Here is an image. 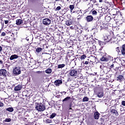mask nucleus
<instances>
[{
	"label": "nucleus",
	"instance_id": "58",
	"mask_svg": "<svg viewBox=\"0 0 125 125\" xmlns=\"http://www.w3.org/2000/svg\"><path fill=\"white\" fill-rule=\"evenodd\" d=\"M65 94H66V92H63Z\"/></svg>",
	"mask_w": 125,
	"mask_h": 125
},
{
	"label": "nucleus",
	"instance_id": "41",
	"mask_svg": "<svg viewBox=\"0 0 125 125\" xmlns=\"http://www.w3.org/2000/svg\"><path fill=\"white\" fill-rule=\"evenodd\" d=\"M105 19H108V20H111V18L110 17H108V16H106L105 17Z\"/></svg>",
	"mask_w": 125,
	"mask_h": 125
},
{
	"label": "nucleus",
	"instance_id": "12",
	"mask_svg": "<svg viewBox=\"0 0 125 125\" xmlns=\"http://www.w3.org/2000/svg\"><path fill=\"white\" fill-rule=\"evenodd\" d=\"M110 112L111 114H113V115H115V116H116L117 117L119 116V112H118V111L115 109H111L110 110Z\"/></svg>",
	"mask_w": 125,
	"mask_h": 125
},
{
	"label": "nucleus",
	"instance_id": "18",
	"mask_svg": "<svg viewBox=\"0 0 125 125\" xmlns=\"http://www.w3.org/2000/svg\"><path fill=\"white\" fill-rule=\"evenodd\" d=\"M72 23L73 21H72V20H68L65 22V24L67 26H70V25H72Z\"/></svg>",
	"mask_w": 125,
	"mask_h": 125
},
{
	"label": "nucleus",
	"instance_id": "15",
	"mask_svg": "<svg viewBox=\"0 0 125 125\" xmlns=\"http://www.w3.org/2000/svg\"><path fill=\"white\" fill-rule=\"evenodd\" d=\"M125 80V77L123 75H119L117 77V81H119L121 83V82H123Z\"/></svg>",
	"mask_w": 125,
	"mask_h": 125
},
{
	"label": "nucleus",
	"instance_id": "43",
	"mask_svg": "<svg viewBox=\"0 0 125 125\" xmlns=\"http://www.w3.org/2000/svg\"><path fill=\"white\" fill-rule=\"evenodd\" d=\"M0 107H3V103L0 102Z\"/></svg>",
	"mask_w": 125,
	"mask_h": 125
},
{
	"label": "nucleus",
	"instance_id": "53",
	"mask_svg": "<svg viewBox=\"0 0 125 125\" xmlns=\"http://www.w3.org/2000/svg\"><path fill=\"white\" fill-rule=\"evenodd\" d=\"M37 73H38V74H41V73H42L41 71H37Z\"/></svg>",
	"mask_w": 125,
	"mask_h": 125
},
{
	"label": "nucleus",
	"instance_id": "17",
	"mask_svg": "<svg viewBox=\"0 0 125 125\" xmlns=\"http://www.w3.org/2000/svg\"><path fill=\"white\" fill-rule=\"evenodd\" d=\"M101 61H102L103 62H107V61H109V59L106 57L103 56L100 59Z\"/></svg>",
	"mask_w": 125,
	"mask_h": 125
},
{
	"label": "nucleus",
	"instance_id": "10",
	"mask_svg": "<svg viewBox=\"0 0 125 125\" xmlns=\"http://www.w3.org/2000/svg\"><path fill=\"white\" fill-rule=\"evenodd\" d=\"M120 50L122 55H125V44L121 47Z\"/></svg>",
	"mask_w": 125,
	"mask_h": 125
},
{
	"label": "nucleus",
	"instance_id": "42",
	"mask_svg": "<svg viewBox=\"0 0 125 125\" xmlns=\"http://www.w3.org/2000/svg\"><path fill=\"white\" fill-rule=\"evenodd\" d=\"M90 63V62H87V61H85V62H84V64H85V65H88V63Z\"/></svg>",
	"mask_w": 125,
	"mask_h": 125
},
{
	"label": "nucleus",
	"instance_id": "61",
	"mask_svg": "<svg viewBox=\"0 0 125 125\" xmlns=\"http://www.w3.org/2000/svg\"><path fill=\"white\" fill-rule=\"evenodd\" d=\"M115 11H116V12H117V11H116V10H115Z\"/></svg>",
	"mask_w": 125,
	"mask_h": 125
},
{
	"label": "nucleus",
	"instance_id": "6",
	"mask_svg": "<svg viewBox=\"0 0 125 125\" xmlns=\"http://www.w3.org/2000/svg\"><path fill=\"white\" fill-rule=\"evenodd\" d=\"M54 83L56 86H59L63 83V82L62 80H57L54 82Z\"/></svg>",
	"mask_w": 125,
	"mask_h": 125
},
{
	"label": "nucleus",
	"instance_id": "35",
	"mask_svg": "<svg viewBox=\"0 0 125 125\" xmlns=\"http://www.w3.org/2000/svg\"><path fill=\"white\" fill-rule=\"evenodd\" d=\"M86 57V56H85V55H83L81 56V60H83V59H85Z\"/></svg>",
	"mask_w": 125,
	"mask_h": 125
},
{
	"label": "nucleus",
	"instance_id": "4",
	"mask_svg": "<svg viewBox=\"0 0 125 125\" xmlns=\"http://www.w3.org/2000/svg\"><path fill=\"white\" fill-rule=\"evenodd\" d=\"M51 23V20L49 19H44L43 20V25H46V26L49 25Z\"/></svg>",
	"mask_w": 125,
	"mask_h": 125
},
{
	"label": "nucleus",
	"instance_id": "48",
	"mask_svg": "<svg viewBox=\"0 0 125 125\" xmlns=\"http://www.w3.org/2000/svg\"><path fill=\"white\" fill-rule=\"evenodd\" d=\"M56 1H62V0H55Z\"/></svg>",
	"mask_w": 125,
	"mask_h": 125
},
{
	"label": "nucleus",
	"instance_id": "56",
	"mask_svg": "<svg viewBox=\"0 0 125 125\" xmlns=\"http://www.w3.org/2000/svg\"><path fill=\"white\" fill-rule=\"evenodd\" d=\"M78 19H79V18H80V16H78Z\"/></svg>",
	"mask_w": 125,
	"mask_h": 125
},
{
	"label": "nucleus",
	"instance_id": "8",
	"mask_svg": "<svg viewBox=\"0 0 125 125\" xmlns=\"http://www.w3.org/2000/svg\"><path fill=\"white\" fill-rule=\"evenodd\" d=\"M22 87H23V86H22V85L19 84L14 87V91H19V90H21V89H22Z\"/></svg>",
	"mask_w": 125,
	"mask_h": 125
},
{
	"label": "nucleus",
	"instance_id": "47",
	"mask_svg": "<svg viewBox=\"0 0 125 125\" xmlns=\"http://www.w3.org/2000/svg\"><path fill=\"white\" fill-rule=\"evenodd\" d=\"M5 24H8V21H5Z\"/></svg>",
	"mask_w": 125,
	"mask_h": 125
},
{
	"label": "nucleus",
	"instance_id": "3",
	"mask_svg": "<svg viewBox=\"0 0 125 125\" xmlns=\"http://www.w3.org/2000/svg\"><path fill=\"white\" fill-rule=\"evenodd\" d=\"M13 74L15 76H18V75H20L21 74V69H20V67H16L13 69Z\"/></svg>",
	"mask_w": 125,
	"mask_h": 125
},
{
	"label": "nucleus",
	"instance_id": "30",
	"mask_svg": "<svg viewBox=\"0 0 125 125\" xmlns=\"http://www.w3.org/2000/svg\"><path fill=\"white\" fill-rule=\"evenodd\" d=\"M11 121V118H6L4 120V122H5V123H9Z\"/></svg>",
	"mask_w": 125,
	"mask_h": 125
},
{
	"label": "nucleus",
	"instance_id": "11",
	"mask_svg": "<svg viewBox=\"0 0 125 125\" xmlns=\"http://www.w3.org/2000/svg\"><path fill=\"white\" fill-rule=\"evenodd\" d=\"M97 97H99V98H102V97L104 96V92H103V90H101L97 94Z\"/></svg>",
	"mask_w": 125,
	"mask_h": 125
},
{
	"label": "nucleus",
	"instance_id": "13",
	"mask_svg": "<svg viewBox=\"0 0 125 125\" xmlns=\"http://www.w3.org/2000/svg\"><path fill=\"white\" fill-rule=\"evenodd\" d=\"M121 65L125 67V58H121L119 60Z\"/></svg>",
	"mask_w": 125,
	"mask_h": 125
},
{
	"label": "nucleus",
	"instance_id": "63",
	"mask_svg": "<svg viewBox=\"0 0 125 125\" xmlns=\"http://www.w3.org/2000/svg\"><path fill=\"white\" fill-rule=\"evenodd\" d=\"M90 62H91V61H90Z\"/></svg>",
	"mask_w": 125,
	"mask_h": 125
},
{
	"label": "nucleus",
	"instance_id": "23",
	"mask_svg": "<svg viewBox=\"0 0 125 125\" xmlns=\"http://www.w3.org/2000/svg\"><path fill=\"white\" fill-rule=\"evenodd\" d=\"M16 24L17 25H21V24H22V20L21 19L17 20Z\"/></svg>",
	"mask_w": 125,
	"mask_h": 125
},
{
	"label": "nucleus",
	"instance_id": "49",
	"mask_svg": "<svg viewBox=\"0 0 125 125\" xmlns=\"http://www.w3.org/2000/svg\"><path fill=\"white\" fill-rule=\"evenodd\" d=\"M99 2H102L103 1V0H99Z\"/></svg>",
	"mask_w": 125,
	"mask_h": 125
},
{
	"label": "nucleus",
	"instance_id": "22",
	"mask_svg": "<svg viewBox=\"0 0 125 125\" xmlns=\"http://www.w3.org/2000/svg\"><path fill=\"white\" fill-rule=\"evenodd\" d=\"M46 74H51V72H52V69L51 68H48L45 71Z\"/></svg>",
	"mask_w": 125,
	"mask_h": 125
},
{
	"label": "nucleus",
	"instance_id": "14",
	"mask_svg": "<svg viewBox=\"0 0 125 125\" xmlns=\"http://www.w3.org/2000/svg\"><path fill=\"white\" fill-rule=\"evenodd\" d=\"M19 58V56L17 55H11V57H10V60L12 61V60H14V59H17Z\"/></svg>",
	"mask_w": 125,
	"mask_h": 125
},
{
	"label": "nucleus",
	"instance_id": "50",
	"mask_svg": "<svg viewBox=\"0 0 125 125\" xmlns=\"http://www.w3.org/2000/svg\"><path fill=\"white\" fill-rule=\"evenodd\" d=\"M71 106H72V105H71V104H70L69 107H70V108H69V110H71V109H72V108H71Z\"/></svg>",
	"mask_w": 125,
	"mask_h": 125
},
{
	"label": "nucleus",
	"instance_id": "24",
	"mask_svg": "<svg viewBox=\"0 0 125 125\" xmlns=\"http://www.w3.org/2000/svg\"><path fill=\"white\" fill-rule=\"evenodd\" d=\"M100 69H101V70H102L104 72H105V71H104V70H106V69H107V67L104 66V65H100Z\"/></svg>",
	"mask_w": 125,
	"mask_h": 125
},
{
	"label": "nucleus",
	"instance_id": "31",
	"mask_svg": "<svg viewBox=\"0 0 125 125\" xmlns=\"http://www.w3.org/2000/svg\"><path fill=\"white\" fill-rule=\"evenodd\" d=\"M56 116V113H53L51 115L50 118V119H53V118H55V117Z\"/></svg>",
	"mask_w": 125,
	"mask_h": 125
},
{
	"label": "nucleus",
	"instance_id": "26",
	"mask_svg": "<svg viewBox=\"0 0 125 125\" xmlns=\"http://www.w3.org/2000/svg\"><path fill=\"white\" fill-rule=\"evenodd\" d=\"M42 48L41 47H38L36 49V51L37 53H40V52H41V51H42Z\"/></svg>",
	"mask_w": 125,
	"mask_h": 125
},
{
	"label": "nucleus",
	"instance_id": "1",
	"mask_svg": "<svg viewBox=\"0 0 125 125\" xmlns=\"http://www.w3.org/2000/svg\"><path fill=\"white\" fill-rule=\"evenodd\" d=\"M35 109L39 112H42L45 110V105L42 103H36Z\"/></svg>",
	"mask_w": 125,
	"mask_h": 125
},
{
	"label": "nucleus",
	"instance_id": "59",
	"mask_svg": "<svg viewBox=\"0 0 125 125\" xmlns=\"http://www.w3.org/2000/svg\"><path fill=\"white\" fill-rule=\"evenodd\" d=\"M104 41H107V39H106V40H104Z\"/></svg>",
	"mask_w": 125,
	"mask_h": 125
},
{
	"label": "nucleus",
	"instance_id": "39",
	"mask_svg": "<svg viewBox=\"0 0 125 125\" xmlns=\"http://www.w3.org/2000/svg\"><path fill=\"white\" fill-rule=\"evenodd\" d=\"M60 9H61V6H58V7L55 9V10H56V11H58V10H60Z\"/></svg>",
	"mask_w": 125,
	"mask_h": 125
},
{
	"label": "nucleus",
	"instance_id": "46",
	"mask_svg": "<svg viewBox=\"0 0 125 125\" xmlns=\"http://www.w3.org/2000/svg\"><path fill=\"white\" fill-rule=\"evenodd\" d=\"M2 51V47L1 46H0V53Z\"/></svg>",
	"mask_w": 125,
	"mask_h": 125
},
{
	"label": "nucleus",
	"instance_id": "54",
	"mask_svg": "<svg viewBox=\"0 0 125 125\" xmlns=\"http://www.w3.org/2000/svg\"><path fill=\"white\" fill-rule=\"evenodd\" d=\"M120 14L121 16H123V14H122V13H120Z\"/></svg>",
	"mask_w": 125,
	"mask_h": 125
},
{
	"label": "nucleus",
	"instance_id": "40",
	"mask_svg": "<svg viewBox=\"0 0 125 125\" xmlns=\"http://www.w3.org/2000/svg\"><path fill=\"white\" fill-rule=\"evenodd\" d=\"M46 123H47V124H50V123H51V120L47 119L46 120Z\"/></svg>",
	"mask_w": 125,
	"mask_h": 125
},
{
	"label": "nucleus",
	"instance_id": "28",
	"mask_svg": "<svg viewBox=\"0 0 125 125\" xmlns=\"http://www.w3.org/2000/svg\"><path fill=\"white\" fill-rule=\"evenodd\" d=\"M90 1L92 3L95 4V5H97V1L96 0H90Z\"/></svg>",
	"mask_w": 125,
	"mask_h": 125
},
{
	"label": "nucleus",
	"instance_id": "52",
	"mask_svg": "<svg viewBox=\"0 0 125 125\" xmlns=\"http://www.w3.org/2000/svg\"><path fill=\"white\" fill-rule=\"evenodd\" d=\"M70 29H71L72 30H73V29H74V27L73 26H71L70 27Z\"/></svg>",
	"mask_w": 125,
	"mask_h": 125
},
{
	"label": "nucleus",
	"instance_id": "62",
	"mask_svg": "<svg viewBox=\"0 0 125 125\" xmlns=\"http://www.w3.org/2000/svg\"><path fill=\"white\" fill-rule=\"evenodd\" d=\"M106 38L108 39V37H106Z\"/></svg>",
	"mask_w": 125,
	"mask_h": 125
},
{
	"label": "nucleus",
	"instance_id": "5",
	"mask_svg": "<svg viewBox=\"0 0 125 125\" xmlns=\"http://www.w3.org/2000/svg\"><path fill=\"white\" fill-rule=\"evenodd\" d=\"M122 68V66H120V64L118 63V62H114V70L115 71H118V70H119L121 71Z\"/></svg>",
	"mask_w": 125,
	"mask_h": 125
},
{
	"label": "nucleus",
	"instance_id": "20",
	"mask_svg": "<svg viewBox=\"0 0 125 125\" xmlns=\"http://www.w3.org/2000/svg\"><path fill=\"white\" fill-rule=\"evenodd\" d=\"M6 111H7L8 112H10L11 113H12L13 111H14V109L13 107H8L6 108Z\"/></svg>",
	"mask_w": 125,
	"mask_h": 125
},
{
	"label": "nucleus",
	"instance_id": "33",
	"mask_svg": "<svg viewBox=\"0 0 125 125\" xmlns=\"http://www.w3.org/2000/svg\"><path fill=\"white\" fill-rule=\"evenodd\" d=\"M110 69H112V68L113 69H114L115 68V62H113L112 64H111L110 66H109Z\"/></svg>",
	"mask_w": 125,
	"mask_h": 125
},
{
	"label": "nucleus",
	"instance_id": "60",
	"mask_svg": "<svg viewBox=\"0 0 125 125\" xmlns=\"http://www.w3.org/2000/svg\"><path fill=\"white\" fill-rule=\"evenodd\" d=\"M0 33H1V32L0 30Z\"/></svg>",
	"mask_w": 125,
	"mask_h": 125
},
{
	"label": "nucleus",
	"instance_id": "27",
	"mask_svg": "<svg viewBox=\"0 0 125 125\" xmlns=\"http://www.w3.org/2000/svg\"><path fill=\"white\" fill-rule=\"evenodd\" d=\"M69 8L70 9L71 12H72V11H73V10L74 9V8H75V6L74 5H70Z\"/></svg>",
	"mask_w": 125,
	"mask_h": 125
},
{
	"label": "nucleus",
	"instance_id": "44",
	"mask_svg": "<svg viewBox=\"0 0 125 125\" xmlns=\"http://www.w3.org/2000/svg\"><path fill=\"white\" fill-rule=\"evenodd\" d=\"M0 89H3V86L1 85V84H0Z\"/></svg>",
	"mask_w": 125,
	"mask_h": 125
},
{
	"label": "nucleus",
	"instance_id": "9",
	"mask_svg": "<svg viewBox=\"0 0 125 125\" xmlns=\"http://www.w3.org/2000/svg\"><path fill=\"white\" fill-rule=\"evenodd\" d=\"M85 20L87 21V22H91L92 20H93V17L91 15L87 16L86 17Z\"/></svg>",
	"mask_w": 125,
	"mask_h": 125
},
{
	"label": "nucleus",
	"instance_id": "21",
	"mask_svg": "<svg viewBox=\"0 0 125 125\" xmlns=\"http://www.w3.org/2000/svg\"><path fill=\"white\" fill-rule=\"evenodd\" d=\"M65 66H66V64H65L64 63L61 64H58V69H62V68H64V67H65Z\"/></svg>",
	"mask_w": 125,
	"mask_h": 125
},
{
	"label": "nucleus",
	"instance_id": "7",
	"mask_svg": "<svg viewBox=\"0 0 125 125\" xmlns=\"http://www.w3.org/2000/svg\"><path fill=\"white\" fill-rule=\"evenodd\" d=\"M7 75V72L5 69L0 70V76H3V77H6Z\"/></svg>",
	"mask_w": 125,
	"mask_h": 125
},
{
	"label": "nucleus",
	"instance_id": "57",
	"mask_svg": "<svg viewBox=\"0 0 125 125\" xmlns=\"http://www.w3.org/2000/svg\"><path fill=\"white\" fill-rule=\"evenodd\" d=\"M101 30H102V26H101Z\"/></svg>",
	"mask_w": 125,
	"mask_h": 125
},
{
	"label": "nucleus",
	"instance_id": "36",
	"mask_svg": "<svg viewBox=\"0 0 125 125\" xmlns=\"http://www.w3.org/2000/svg\"><path fill=\"white\" fill-rule=\"evenodd\" d=\"M92 14L93 15H96L97 14V12L95 10H94L92 11Z\"/></svg>",
	"mask_w": 125,
	"mask_h": 125
},
{
	"label": "nucleus",
	"instance_id": "45",
	"mask_svg": "<svg viewBox=\"0 0 125 125\" xmlns=\"http://www.w3.org/2000/svg\"><path fill=\"white\" fill-rule=\"evenodd\" d=\"M0 64L3 65V62L1 60H0Z\"/></svg>",
	"mask_w": 125,
	"mask_h": 125
},
{
	"label": "nucleus",
	"instance_id": "51",
	"mask_svg": "<svg viewBox=\"0 0 125 125\" xmlns=\"http://www.w3.org/2000/svg\"><path fill=\"white\" fill-rule=\"evenodd\" d=\"M83 11L82 10H80V13H83V12H82Z\"/></svg>",
	"mask_w": 125,
	"mask_h": 125
},
{
	"label": "nucleus",
	"instance_id": "19",
	"mask_svg": "<svg viewBox=\"0 0 125 125\" xmlns=\"http://www.w3.org/2000/svg\"><path fill=\"white\" fill-rule=\"evenodd\" d=\"M70 100H71V97H67L65 98H64L63 100H62V102H69Z\"/></svg>",
	"mask_w": 125,
	"mask_h": 125
},
{
	"label": "nucleus",
	"instance_id": "29",
	"mask_svg": "<svg viewBox=\"0 0 125 125\" xmlns=\"http://www.w3.org/2000/svg\"><path fill=\"white\" fill-rule=\"evenodd\" d=\"M83 102H87V101H88L89 100V99L87 97H84L83 98Z\"/></svg>",
	"mask_w": 125,
	"mask_h": 125
},
{
	"label": "nucleus",
	"instance_id": "25",
	"mask_svg": "<svg viewBox=\"0 0 125 125\" xmlns=\"http://www.w3.org/2000/svg\"><path fill=\"white\" fill-rule=\"evenodd\" d=\"M91 37H93V36H91V37H90V35H89V34H85L84 35V38H86V40H89V39L91 38Z\"/></svg>",
	"mask_w": 125,
	"mask_h": 125
},
{
	"label": "nucleus",
	"instance_id": "32",
	"mask_svg": "<svg viewBox=\"0 0 125 125\" xmlns=\"http://www.w3.org/2000/svg\"><path fill=\"white\" fill-rule=\"evenodd\" d=\"M115 50L117 51V52H118V53H120V52H121L120 48L119 47H116L115 48Z\"/></svg>",
	"mask_w": 125,
	"mask_h": 125
},
{
	"label": "nucleus",
	"instance_id": "2",
	"mask_svg": "<svg viewBox=\"0 0 125 125\" xmlns=\"http://www.w3.org/2000/svg\"><path fill=\"white\" fill-rule=\"evenodd\" d=\"M69 75L71 77H76L77 78L79 76V71L76 69H71L69 72Z\"/></svg>",
	"mask_w": 125,
	"mask_h": 125
},
{
	"label": "nucleus",
	"instance_id": "16",
	"mask_svg": "<svg viewBox=\"0 0 125 125\" xmlns=\"http://www.w3.org/2000/svg\"><path fill=\"white\" fill-rule=\"evenodd\" d=\"M100 116V114H99V112L97 111L94 113V118L95 120H98V119H99Z\"/></svg>",
	"mask_w": 125,
	"mask_h": 125
},
{
	"label": "nucleus",
	"instance_id": "55",
	"mask_svg": "<svg viewBox=\"0 0 125 125\" xmlns=\"http://www.w3.org/2000/svg\"><path fill=\"white\" fill-rule=\"evenodd\" d=\"M113 15H117V12L116 13V14H113Z\"/></svg>",
	"mask_w": 125,
	"mask_h": 125
},
{
	"label": "nucleus",
	"instance_id": "38",
	"mask_svg": "<svg viewBox=\"0 0 125 125\" xmlns=\"http://www.w3.org/2000/svg\"><path fill=\"white\" fill-rule=\"evenodd\" d=\"M122 106H125V101H122L121 103Z\"/></svg>",
	"mask_w": 125,
	"mask_h": 125
},
{
	"label": "nucleus",
	"instance_id": "34",
	"mask_svg": "<svg viewBox=\"0 0 125 125\" xmlns=\"http://www.w3.org/2000/svg\"><path fill=\"white\" fill-rule=\"evenodd\" d=\"M121 92L122 93V95H123V96H125V88L121 90Z\"/></svg>",
	"mask_w": 125,
	"mask_h": 125
},
{
	"label": "nucleus",
	"instance_id": "37",
	"mask_svg": "<svg viewBox=\"0 0 125 125\" xmlns=\"http://www.w3.org/2000/svg\"><path fill=\"white\" fill-rule=\"evenodd\" d=\"M6 33L5 32H3L1 33V37H5Z\"/></svg>",
	"mask_w": 125,
	"mask_h": 125
}]
</instances>
